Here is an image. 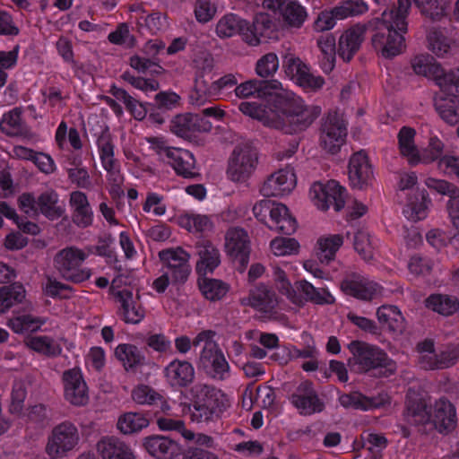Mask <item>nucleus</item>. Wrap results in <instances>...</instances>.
Listing matches in <instances>:
<instances>
[{
  "instance_id": "1",
  "label": "nucleus",
  "mask_w": 459,
  "mask_h": 459,
  "mask_svg": "<svg viewBox=\"0 0 459 459\" xmlns=\"http://www.w3.org/2000/svg\"><path fill=\"white\" fill-rule=\"evenodd\" d=\"M238 109L264 126L290 134L306 130L321 113L319 107L307 105L292 92L273 97L268 106L242 101L238 104Z\"/></svg>"
},
{
  "instance_id": "2",
  "label": "nucleus",
  "mask_w": 459,
  "mask_h": 459,
  "mask_svg": "<svg viewBox=\"0 0 459 459\" xmlns=\"http://www.w3.org/2000/svg\"><path fill=\"white\" fill-rule=\"evenodd\" d=\"M412 2L416 4V0H398L397 10L384 11L376 20L377 31L372 45L385 58L401 54L405 48L403 34L407 31L406 16Z\"/></svg>"
},
{
  "instance_id": "3",
  "label": "nucleus",
  "mask_w": 459,
  "mask_h": 459,
  "mask_svg": "<svg viewBox=\"0 0 459 459\" xmlns=\"http://www.w3.org/2000/svg\"><path fill=\"white\" fill-rule=\"evenodd\" d=\"M351 357L349 364L357 372L380 369L385 377L396 371V363L379 347L361 341H352L348 346Z\"/></svg>"
},
{
  "instance_id": "4",
  "label": "nucleus",
  "mask_w": 459,
  "mask_h": 459,
  "mask_svg": "<svg viewBox=\"0 0 459 459\" xmlns=\"http://www.w3.org/2000/svg\"><path fill=\"white\" fill-rule=\"evenodd\" d=\"M215 332L204 330L194 339V346H202L200 367L215 380L223 381L230 377V366L219 344L214 341Z\"/></svg>"
},
{
  "instance_id": "5",
  "label": "nucleus",
  "mask_w": 459,
  "mask_h": 459,
  "mask_svg": "<svg viewBox=\"0 0 459 459\" xmlns=\"http://www.w3.org/2000/svg\"><path fill=\"white\" fill-rule=\"evenodd\" d=\"M87 257L88 254L84 250L75 246L66 247L55 255L54 267L65 281L82 283L92 274L90 268L82 266Z\"/></svg>"
},
{
  "instance_id": "6",
  "label": "nucleus",
  "mask_w": 459,
  "mask_h": 459,
  "mask_svg": "<svg viewBox=\"0 0 459 459\" xmlns=\"http://www.w3.org/2000/svg\"><path fill=\"white\" fill-rule=\"evenodd\" d=\"M81 441L77 426L64 420L51 429L45 446V453L49 459H62L76 450Z\"/></svg>"
},
{
  "instance_id": "7",
  "label": "nucleus",
  "mask_w": 459,
  "mask_h": 459,
  "mask_svg": "<svg viewBox=\"0 0 459 459\" xmlns=\"http://www.w3.org/2000/svg\"><path fill=\"white\" fill-rule=\"evenodd\" d=\"M190 392L193 399L192 420L197 422L213 420L220 411L221 392L204 383H196Z\"/></svg>"
},
{
  "instance_id": "8",
  "label": "nucleus",
  "mask_w": 459,
  "mask_h": 459,
  "mask_svg": "<svg viewBox=\"0 0 459 459\" xmlns=\"http://www.w3.org/2000/svg\"><path fill=\"white\" fill-rule=\"evenodd\" d=\"M309 195L318 209L326 211L333 206L338 212L344 207L346 190L335 180L317 181L311 186Z\"/></svg>"
},
{
  "instance_id": "9",
  "label": "nucleus",
  "mask_w": 459,
  "mask_h": 459,
  "mask_svg": "<svg viewBox=\"0 0 459 459\" xmlns=\"http://www.w3.org/2000/svg\"><path fill=\"white\" fill-rule=\"evenodd\" d=\"M342 291L359 300L373 301L385 295V288L367 276L352 273L341 283Z\"/></svg>"
},
{
  "instance_id": "10",
  "label": "nucleus",
  "mask_w": 459,
  "mask_h": 459,
  "mask_svg": "<svg viewBox=\"0 0 459 459\" xmlns=\"http://www.w3.org/2000/svg\"><path fill=\"white\" fill-rule=\"evenodd\" d=\"M256 164V151L249 145H238L230 159L228 177L234 182L245 181L255 171Z\"/></svg>"
},
{
  "instance_id": "11",
  "label": "nucleus",
  "mask_w": 459,
  "mask_h": 459,
  "mask_svg": "<svg viewBox=\"0 0 459 459\" xmlns=\"http://www.w3.org/2000/svg\"><path fill=\"white\" fill-rule=\"evenodd\" d=\"M65 400L73 406L82 407L90 401L89 387L82 370L78 368L66 369L61 376Z\"/></svg>"
},
{
  "instance_id": "12",
  "label": "nucleus",
  "mask_w": 459,
  "mask_h": 459,
  "mask_svg": "<svg viewBox=\"0 0 459 459\" xmlns=\"http://www.w3.org/2000/svg\"><path fill=\"white\" fill-rule=\"evenodd\" d=\"M424 183L428 188L449 196L446 209L452 224L458 230L452 238L451 243L455 248H459V187L446 180L435 178H428Z\"/></svg>"
},
{
  "instance_id": "13",
  "label": "nucleus",
  "mask_w": 459,
  "mask_h": 459,
  "mask_svg": "<svg viewBox=\"0 0 459 459\" xmlns=\"http://www.w3.org/2000/svg\"><path fill=\"white\" fill-rule=\"evenodd\" d=\"M347 135L346 123L340 114L329 113L321 129L320 143L328 152L336 153Z\"/></svg>"
},
{
  "instance_id": "14",
  "label": "nucleus",
  "mask_w": 459,
  "mask_h": 459,
  "mask_svg": "<svg viewBox=\"0 0 459 459\" xmlns=\"http://www.w3.org/2000/svg\"><path fill=\"white\" fill-rule=\"evenodd\" d=\"M296 185L294 169L288 166L272 173L262 184L260 193L266 197H282L290 194Z\"/></svg>"
},
{
  "instance_id": "15",
  "label": "nucleus",
  "mask_w": 459,
  "mask_h": 459,
  "mask_svg": "<svg viewBox=\"0 0 459 459\" xmlns=\"http://www.w3.org/2000/svg\"><path fill=\"white\" fill-rule=\"evenodd\" d=\"M234 92L239 99H264L290 93L291 91L284 89L281 82L277 80L261 81L253 79L237 85L234 88Z\"/></svg>"
},
{
  "instance_id": "16",
  "label": "nucleus",
  "mask_w": 459,
  "mask_h": 459,
  "mask_svg": "<svg viewBox=\"0 0 459 459\" xmlns=\"http://www.w3.org/2000/svg\"><path fill=\"white\" fill-rule=\"evenodd\" d=\"M283 68L288 77L306 90L316 91L321 89L325 83L321 76L311 74L309 68L299 57L291 54L285 56Z\"/></svg>"
},
{
  "instance_id": "17",
  "label": "nucleus",
  "mask_w": 459,
  "mask_h": 459,
  "mask_svg": "<svg viewBox=\"0 0 459 459\" xmlns=\"http://www.w3.org/2000/svg\"><path fill=\"white\" fill-rule=\"evenodd\" d=\"M165 264L166 272L170 273L173 282H184L190 274L188 264L190 255L181 247L162 250L159 254Z\"/></svg>"
},
{
  "instance_id": "18",
  "label": "nucleus",
  "mask_w": 459,
  "mask_h": 459,
  "mask_svg": "<svg viewBox=\"0 0 459 459\" xmlns=\"http://www.w3.org/2000/svg\"><path fill=\"white\" fill-rule=\"evenodd\" d=\"M212 127V123L209 120L192 113L178 115L170 123L171 132L183 138H190L197 133L210 132Z\"/></svg>"
},
{
  "instance_id": "19",
  "label": "nucleus",
  "mask_w": 459,
  "mask_h": 459,
  "mask_svg": "<svg viewBox=\"0 0 459 459\" xmlns=\"http://www.w3.org/2000/svg\"><path fill=\"white\" fill-rule=\"evenodd\" d=\"M430 422L441 434L453 431L457 424L456 409L446 398L437 400L430 407Z\"/></svg>"
},
{
  "instance_id": "20",
  "label": "nucleus",
  "mask_w": 459,
  "mask_h": 459,
  "mask_svg": "<svg viewBox=\"0 0 459 459\" xmlns=\"http://www.w3.org/2000/svg\"><path fill=\"white\" fill-rule=\"evenodd\" d=\"M225 249L230 257L243 267L246 266L250 253V241L247 231L240 228L230 229L225 236Z\"/></svg>"
},
{
  "instance_id": "21",
  "label": "nucleus",
  "mask_w": 459,
  "mask_h": 459,
  "mask_svg": "<svg viewBox=\"0 0 459 459\" xmlns=\"http://www.w3.org/2000/svg\"><path fill=\"white\" fill-rule=\"evenodd\" d=\"M291 403L304 415H311L324 409V403L309 382H304L299 385L291 395Z\"/></svg>"
},
{
  "instance_id": "22",
  "label": "nucleus",
  "mask_w": 459,
  "mask_h": 459,
  "mask_svg": "<svg viewBox=\"0 0 459 459\" xmlns=\"http://www.w3.org/2000/svg\"><path fill=\"white\" fill-rule=\"evenodd\" d=\"M166 382L172 387H186L195 377L193 365L178 359L170 361L163 369Z\"/></svg>"
},
{
  "instance_id": "23",
  "label": "nucleus",
  "mask_w": 459,
  "mask_h": 459,
  "mask_svg": "<svg viewBox=\"0 0 459 459\" xmlns=\"http://www.w3.org/2000/svg\"><path fill=\"white\" fill-rule=\"evenodd\" d=\"M349 179L353 187L362 188L373 178V171L367 154L363 151L355 152L349 162Z\"/></svg>"
},
{
  "instance_id": "24",
  "label": "nucleus",
  "mask_w": 459,
  "mask_h": 459,
  "mask_svg": "<svg viewBox=\"0 0 459 459\" xmlns=\"http://www.w3.org/2000/svg\"><path fill=\"white\" fill-rule=\"evenodd\" d=\"M275 30V22L266 13H257L252 24L247 22V31L244 33V41L250 46H257L262 38H269Z\"/></svg>"
},
{
  "instance_id": "25",
  "label": "nucleus",
  "mask_w": 459,
  "mask_h": 459,
  "mask_svg": "<svg viewBox=\"0 0 459 459\" xmlns=\"http://www.w3.org/2000/svg\"><path fill=\"white\" fill-rule=\"evenodd\" d=\"M121 304V314L127 324H139L145 316V309L142 305L140 297L134 295L128 290L114 292Z\"/></svg>"
},
{
  "instance_id": "26",
  "label": "nucleus",
  "mask_w": 459,
  "mask_h": 459,
  "mask_svg": "<svg viewBox=\"0 0 459 459\" xmlns=\"http://www.w3.org/2000/svg\"><path fill=\"white\" fill-rule=\"evenodd\" d=\"M196 262L195 270L200 276L212 273L221 264V254L219 249L210 241L202 240L195 245Z\"/></svg>"
},
{
  "instance_id": "27",
  "label": "nucleus",
  "mask_w": 459,
  "mask_h": 459,
  "mask_svg": "<svg viewBox=\"0 0 459 459\" xmlns=\"http://www.w3.org/2000/svg\"><path fill=\"white\" fill-rule=\"evenodd\" d=\"M366 26L356 24L347 29L340 37L338 43V55L349 62L359 50L366 33Z\"/></svg>"
},
{
  "instance_id": "28",
  "label": "nucleus",
  "mask_w": 459,
  "mask_h": 459,
  "mask_svg": "<svg viewBox=\"0 0 459 459\" xmlns=\"http://www.w3.org/2000/svg\"><path fill=\"white\" fill-rule=\"evenodd\" d=\"M431 199L425 189H417L407 196L403 209L405 218L411 221H419L428 216Z\"/></svg>"
},
{
  "instance_id": "29",
  "label": "nucleus",
  "mask_w": 459,
  "mask_h": 459,
  "mask_svg": "<svg viewBox=\"0 0 459 459\" xmlns=\"http://www.w3.org/2000/svg\"><path fill=\"white\" fill-rule=\"evenodd\" d=\"M69 204L73 209V221L79 228L92 225L94 213L85 193L79 190L72 192Z\"/></svg>"
},
{
  "instance_id": "30",
  "label": "nucleus",
  "mask_w": 459,
  "mask_h": 459,
  "mask_svg": "<svg viewBox=\"0 0 459 459\" xmlns=\"http://www.w3.org/2000/svg\"><path fill=\"white\" fill-rule=\"evenodd\" d=\"M96 449L102 459H135L131 447L115 437H104L98 441Z\"/></svg>"
},
{
  "instance_id": "31",
  "label": "nucleus",
  "mask_w": 459,
  "mask_h": 459,
  "mask_svg": "<svg viewBox=\"0 0 459 459\" xmlns=\"http://www.w3.org/2000/svg\"><path fill=\"white\" fill-rule=\"evenodd\" d=\"M166 162L173 168L177 175L185 178H195L199 175L195 159L187 150L175 148Z\"/></svg>"
},
{
  "instance_id": "32",
  "label": "nucleus",
  "mask_w": 459,
  "mask_h": 459,
  "mask_svg": "<svg viewBox=\"0 0 459 459\" xmlns=\"http://www.w3.org/2000/svg\"><path fill=\"white\" fill-rule=\"evenodd\" d=\"M278 303L275 293L264 285H257L250 290L247 297L241 299V304L257 310L269 312Z\"/></svg>"
},
{
  "instance_id": "33",
  "label": "nucleus",
  "mask_w": 459,
  "mask_h": 459,
  "mask_svg": "<svg viewBox=\"0 0 459 459\" xmlns=\"http://www.w3.org/2000/svg\"><path fill=\"white\" fill-rule=\"evenodd\" d=\"M376 316L382 329L394 333H402L405 329V319L394 305H382L377 307Z\"/></svg>"
},
{
  "instance_id": "34",
  "label": "nucleus",
  "mask_w": 459,
  "mask_h": 459,
  "mask_svg": "<svg viewBox=\"0 0 459 459\" xmlns=\"http://www.w3.org/2000/svg\"><path fill=\"white\" fill-rule=\"evenodd\" d=\"M146 451L157 459H173L178 454L177 443L164 436H150L144 438Z\"/></svg>"
},
{
  "instance_id": "35",
  "label": "nucleus",
  "mask_w": 459,
  "mask_h": 459,
  "mask_svg": "<svg viewBox=\"0 0 459 459\" xmlns=\"http://www.w3.org/2000/svg\"><path fill=\"white\" fill-rule=\"evenodd\" d=\"M247 31V21L235 13H227L216 23L215 32L220 39L231 38L239 34L244 40V33Z\"/></svg>"
},
{
  "instance_id": "36",
  "label": "nucleus",
  "mask_w": 459,
  "mask_h": 459,
  "mask_svg": "<svg viewBox=\"0 0 459 459\" xmlns=\"http://www.w3.org/2000/svg\"><path fill=\"white\" fill-rule=\"evenodd\" d=\"M411 65L416 74L434 80L439 87V79H443L445 71L431 56L418 55L411 59Z\"/></svg>"
},
{
  "instance_id": "37",
  "label": "nucleus",
  "mask_w": 459,
  "mask_h": 459,
  "mask_svg": "<svg viewBox=\"0 0 459 459\" xmlns=\"http://www.w3.org/2000/svg\"><path fill=\"white\" fill-rule=\"evenodd\" d=\"M38 215L43 214L51 221L61 218L65 209L64 205L59 204L58 194L54 190H48L38 197Z\"/></svg>"
},
{
  "instance_id": "38",
  "label": "nucleus",
  "mask_w": 459,
  "mask_h": 459,
  "mask_svg": "<svg viewBox=\"0 0 459 459\" xmlns=\"http://www.w3.org/2000/svg\"><path fill=\"white\" fill-rule=\"evenodd\" d=\"M45 320L28 313H15L6 322V325L17 334H25L38 331Z\"/></svg>"
},
{
  "instance_id": "39",
  "label": "nucleus",
  "mask_w": 459,
  "mask_h": 459,
  "mask_svg": "<svg viewBox=\"0 0 459 459\" xmlns=\"http://www.w3.org/2000/svg\"><path fill=\"white\" fill-rule=\"evenodd\" d=\"M416 132L413 128L403 126L398 134V144L401 155L411 166L419 164V150L414 143Z\"/></svg>"
},
{
  "instance_id": "40",
  "label": "nucleus",
  "mask_w": 459,
  "mask_h": 459,
  "mask_svg": "<svg viewBox=\"0 0 459 459\" xmlns=\"http://www.w3.org/2000/svg\"><path fill=\"white\" fill-rule=\"evenodd\" d=\"M22 115L21 108H14L4 113L0 121L1 131L9 136L26 135L29 130Z\"/></svg>"
},
{
  "instance_id": "41",
  "label": "nucleus",
  "mask_w": 459,
  "mask_h": 459,
  "mask_svg": "<svg viewBox=\"0 0 459 459\" xmlns=\"http://www.w3.org/2000/svg\"><path fill=\"white\" fill-rule=\"evenodd\" d=\"M340 403L345 408L368 411L377 408L386 403L387 396L383 394L378 397H367L360 393L342 394L339 398Z\"/></svg>"
},
{
  "instance_id": "42",
  "label": "nucleus",
  "mask_w": 459,
  "mask_h": 459,
  "mask_svg": "<svg viewBox=\"0 0 459 459\" xmlns=\"http://www.w3.org/2000/svg\"><path fill=\"white\" fill-rule=\"evenodd\" d=\"M403 417L408 424L424 426L430 422V411L427 410V406L421 399H409Z\"/></svg>"
},
{
  "instance_id": "43",
  "label": "nucleus",
  "mask_w": 459,
  "mask_h": 459,
  "mask_svg": "<svg viewBox=\"0 0 459 459\" xmlns=\"http://www.w3.org/2000/svg\"><path fill=\"white\" fill-rule=\"evenodd\" d=\"M117 359L126 370H134L144 362V356L138 347L130 343L117 345L115 350Z\"/></svg>"
},
{
  "instance_id": "44",
  "label": "nucleus",
  "mask_w": 459,
  "mask_h": 459,
  "mask_svg": "<svg viewBox=\"0 0 459 459\" xmlns=\"http://www.w3.org/2000/svg\"><path fill=\"white\" fill-rule=\"evenodd\" d=\"M343 244L340 234L327 235L317 240L316 256L322 264H328L334 259L336 252Z\"/></svg>"
},
{
  "instance_id": "45",
  "label": "nucleus",
  "mask_w": 459,
  "mask_h": 459,
  "mask_svg": "<svg viewBox=\"0 0 459 459\" xmlns=\"http://www.w3.org/2000/svg\"><path fill=\"white\" fill-rule=\"evenodd\" d=\"M198 286L202 295L210 301L222 299L230 290V286L222 281L205 276L198 279Z\"/></svg>"
},
{
  "instance_id": "46",
  "label": "nucleus",
  "mask_w": 459,
  "mask_h": 459,
  "mask_svg": "<svg viewBox=\"0 0 459 459\" xmlns=\"http://www.w3.org/2000/svg\"><path fill=\"white\" fill-rule=\"evenodd\" d=\"M298 290L305 296L307 301L318 305L332 304L334 302L333 295L325 288H316L307 281L297 282Z\"/></svg>"
},
{
  "instance_id": "47",
  "label": "nucleus",
  "mask_w": 459,
  "mask_h": 459,
  "mask_svg": "<svg viewBox=\"0 0 459 459\" xmlns=\"http://www.w3.org/2000/svg\"><path fill=\"white\" fill-rule=\"evenodd\" d=\"M178 224L192 233H203L212 230V223L207 215L186 212L178 217Z\"/></svg>"
},
{
  "instance_id": "48",
  "label": "nucleus",
  "mask_w": 459,
  "mask_h": 459,
  "mask_svg": "<svg viewBox=\"0 0 459 459\" xmlns=\"http://www.w3.org/2000/svg\"><path fill=\"white\" fill-rule=\"evenodd\" d=\"M25 345L35 352L54 357L61 352L59 345L49 336H30L24 341Z\"/></svg>"
},
{
  "instance_id": "49",
  "label": "nucleus",
  "mask_w": 459,
  "mask_h": 459,
  "mask_svg": "<svg viewBox=\"0 0 459 459\" xmlns=\"http://www.w3.org/2000/svg\"><path fill=\"white\" fill-rule=\"evenodd\" d=\"M317 46L322 53L321 68L325 73L328 74L334 67L335 38L332 34L322 35L317 39Z\"/></svg>"
},
{
  "instance_id": "50",
  "label": "nucleus",
  "mask_w": 459,
  "mask_h": 459,
  "mask_svg": "<svg viewBox=\"0 0 459 459\" xmlns=\"http://www.w3.org/2000/svg\"><path fill=\"white\" fill-rule=\"evenodd\" d=\"M120 432L126 435L141 431L149 426L148 419L139 412H126L118 418L117 423Z\"/></svg>"
},
{
  "instance_id": "51",
  "label": "nucleus",
  "mask_w": 459,
  "mask_h": 459,
  "mask_svg": "<svg viewBox=\"0 0 459 459\" xmlns=\"http://www.w3.org/2000/svg\"><path fill=\"white\" fill-rule=\"evenodd\" d=\"M280 9L284 22L291 27H301L307 17L305 7L296 1L284 0Z\"/></svg>"
},
{
  "instance_id": "52",
  "label": "nucleus",
  "mask_w": 459,
  "mask_h": 459,
  "mask_svg": "<svg viewBox=\"0 0 459 459\" xmlns=\"http://www.w3.org/2000/svg\"><path fill=\"white\" fill-rule=\"evenodd\" d=\"M281 207L285 209L284 213L281 212V215L275 216H273V214L270 213L269 219L266 221V226L272 230L290 235L297 230V221L290 213L286 205L281 204Z\"/></svg>"
},
{
  "instance_id": "53",
  "label": "nucleus",
  "mask_w": 459,
  "mask_h": 459,
  "mask_svg": "<svg viewBox=\"0 0 459 459\" xmlns=\"http://www.w3.org/2000/svg\"><path fill=\"white\" fill-rule=\"evenodd\" d=\"M426 306L438 314L452 315L459 308L457 298L444 294H434L426 300Z\"/></svg>"
},
{
  "instance_id": "54",
  "label": "nucleus",
  "mask_w": 459,
  "mask_h": 459,
  "mask_svg": "<svg viewBox=\"0 0 459 459\" xmlns=\"http://www.w3.org/2000/svg\"><path fill=\"white\" fill-rule=\"evenodd\" d=\"M25 297L26 290L21 284L15 283L0 288V313H4L13 306L22 303Z\"/></svg>"
},
{
  "instance_id": "55",
  "label": "nucleus",
  "mask_w": 459,
  "mask_h": 459,
  "mask_svg": "<svg viewBox=\"0 0 459 459\" xmlns=\"http://www.w3.org/2000/svg\"><path fill=\"white\" fill-rule=\"evenodd\" d=\"M436 110L447 124L454 126L459 122V101L453 98H439L435 101Z\"/></svg>"
},
{
  "instance_id": "56",
  "label": "nucleus",
  "mask_w": 459,
  "mask_h": 459,
  "mask_svg": "<svg viewBox=\"0 0 459 459\" xmlns=\"http://www.w3.org/2000/svg\"><path fill=\"white\" fill-rule=\"evenodd\" d=\"M132 399L138 404L154 405L160 403L163 411L169 409V406L163 403L162 395L145 385H140L132 391Z\"/></svg>"
},
{
  "instance_id": "57",
  "label": "nucleus",
  "mask_w": 459,
  "mask_h": 459,
  "mask_svg": "<svg viewBox=\"0 0 459 459\" xmlns=\"http://www.w3.org/2000/svg\"><path fill=\"white\" fill-rule=\"evenodd\" d=\"M273 276L274 285L279 292L286 296L293 304L299 305L302 303V299L296 293L285 272L281 268L273 266Z\"/></svg>"
},
{
  "instance_id": "58",
  "label": "nucleus",
  "mask_w": 459,
  "mask_h": 459,
  "mask_svg": "<svg viewBox=\"0 0 459 459\" xmlns=\"http://www.w3.org/2000/svg\"><path fill=\"white\" fill-rule=\"evenodd\" d=\"M420 353L419 364L424 369H436L439 368L438 354L435 352L434 342L430 340H425L417 346Z\"/></svg>"
},
{
  "instance_id": "59",
  "label": "nucleus",
  "mask_w": 459,
  "mask_h": 459,
  "mask_svg": "<svg viewBox=\"0 0 459 459\" xmlns=\"http://www.w3.org/2000/svg\"><path fill=\"white\" fill-rule=\"evenodd\" d=\"M97 148L101 165L118 161L115 158V143L111 134L102 132L97 139Z\"/></svg>"
},
{
  "instance_id": "60",
  "label": "nucleus",
  "mask_w": 459,
  "mask_h": 459,
  "mask_svg": "<svg viewBox=\"0 0 459 459\" xmlns=\"http://www.w3.org/2000/svg\"><path fill=\"white\" fill-rule=\"evenodd\" d=\"M131 11L139 13V24L144 25L151 33H157L167 26L166 16L159 13L144 16V11L141 5H135L132 7Z\"/></svg>"
},
{
  "instance_id": "61",
  "label": "nucleus",
  "mask_w": 459,
  "mask_h": 459,
  "mask_svg": "<svg viewBox=\"0 0 459 459\" xmlns=\"http://www.w3.org/2000/svg\"><path fill=\"white\" fill-rule=\"evenodd\" d=\"M212 83L209 84L204 79V74H196L195 79L194 90L190 94V100L193 105L202 106L208 99H212Z\"/></svg>"
},
{
  "instance_id": "62",
  "label": "nucleus",
  "mask_w": 459,
  "mask_h": 459,
  "mask_svg": "<svg viewBox=\"0 0 459 459\" xmlns=\"http://www.w3.org/2000/svg\"><path fill=\"white\" fill-rule=\"evenodd\" d=\"M368 4L363 0H347L333 8V13L339 20L350 16L359 15L368 11Z\"/></svg>"
},
{
  "instance_id": "63",
  "label": "nucleus",
  "mask_w": 459,
  "mask_h": 459,
  "mask_svg": "<svg viewBox=\"0 0 459 459\" xmlns=\"http://www.w3.org/2000/svg\"><path fill=\"white\" fill-rule=\"evenodd\" d=\"M285 209L281 207V203L272 202L270 200H261L253 206V213L255 217L266 225L270 213L273 216L281 215L284 213Z\"/></svg>"
},
{
  "instance_id": "64",
  "label": "nucleus",
  "mask_w": 459,
  "mask_h": 459,
  "mask_svg": "<svg viewBox=\"0 0 459 459\" xmlns=\"http://www.w3.org/2000/svg\"><path fill=\"white\" fill-rule=\"evenodd\" d=\"M444 143L437 136L430 137L428 146L419 152V164H429L436 160H439L443 156Z\"/></svg>"
}]
</instances>
